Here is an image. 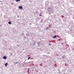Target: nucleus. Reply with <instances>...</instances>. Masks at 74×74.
Returning a JSON list of instances; mask_svg holds the SVG:
<instances>
[{
    "instance_id": "f257e3e1",
    "label": "nucleus",
    "mask_w": 74,
    "mask_h": 74,
    "mask_svg": "<svg viewBox=\"0 0 74 74\" xmlns=\"http://www.w3.org/2000/svg\"><path fill=\"white\" fill-rule=\"evenodd\" d=\"M48 11L49 12H51L52 11H53V10L51 8H49L48 10Z\"/></svg>"
},
{
    "instance_id": "0eeeda50",
    "label": "nucleus",
    "mask_w": 74,
    "mask_h": 74,
    "mask_svg": "<svg viewBox=\"0 0 74 74\" xmlns=\"http://www.w3.org/2000/svg\"><path fill=\"white\" fill-rule=\"evenodd\" d=\"M30 58V57H29L28 58V59H29Z\"/></svg>"
},
{
    "instance_id": "7ed1b4c3",
    "label": "nucleus",
    "mask_w": 74,
    "mask_h": 74,
    "mask_svg": "<svg viewBox=\"0 0 74 74\" xmlns=\"http://www.w3.org/2000/svg\"><path fill=\"white\" fill-rule=\"evenodd\" d=\"M3 59H7V58L6 57L4 56L3 57Z\"/></svg>"
},
{
    "instance_id": "20e7f679",
    "label": "nucleus",
    "mask_w": 74,
    "mask_h": 74,
    "mask_svg": "<svg viewBox=\"0 0 74 74\" xmlns=\"http://www.w3.org/2000/svg\"><path fill=\"white\" fill-rule=\"evenodd\" d=\"M8 24H9L10 25H11V22L10 21H9L8 23Z\"/></svg>"
},
{
    "instance_id": "dca6fc26",
    "label": "nucleus",
    "mask_w": 74,
    "mask_h": 74,
    "mask_svg": "<svg viewBox=\"0 0 74 74\" xmlns=\"http://www.w3.org/2000/svg\"><path fill=\"white\" fill-rule=\"evenodd\" d=\"M28 70H29V69L28 68Z\"/></svg>"
},
{
    "instance_id": "1a4fd4ad",
    "label": "nucleus",
    "mask_w": 74,
    "mask_h": 74,
    "mask_svg": "<svg viewBox=\"0 0 74 74\" xmlns=\"http://www.w3.org/2000/svg\"><path fill=\"white\" fill-rule=\"evenodd\" d=\"M5 66H6V67H7V65H6V64H5Z\"/></svg>"
},
{
    "instance_id": "ddd939ff",
    "label": "nucleus",
    "mask_w": 74,
    "mask_h": 74,
    "mask_svg": "<svg viewBox=\"0 0 74 74\" xmlns=\"http://www.w3.org/2000/svg\"><path fill=\"white\" fill-rule=\"evenodd\" d=\"M47 29H48V28H47Z\"/></svg>"
},
{
    "instance_id": "9b49d317",
    "label": "nucleus",
    "mask_w": 74,
    "mask_h": 74,
    "mask_svg": "<svg viewBox=\"0 0 74 74\" xmlns=\"http://www.w3.org/2000/svg\"><path fill=\"white\" fill-rule=\"evenodd\" d=\"M49 45H51L50 44H49Z\"/></svg>"
},
{
    "instance_id": "f8f14e48",
    "label": "nucleus",
    "mask_w": 74,
    "mask_h": 74,
    "mask_svg": "<svg viewBox=\"0 0 74 74\" xmlns=\"http://www.w3.org/2000/svg\"><path fill=\"white\" fill-rule=\"evenodd\" d=\"M61 44H62V45H63V43H62Z\"/></svg>"
},
{
    "instance_id": "9d476101",
    "label": "nucleus",
    "mask_w": 74,
    "mask_h": 74,
    "mask_svg": "<svg viewBox=\"0 0 74 74\" xmlns=\"http://www.w3.org/2000/svg\"><path fill=\"white\" fill-rule=\"evenodd\" d=\"M39 16H42L41 14H40Z\"/></svg>"
},
{
    "instance_id": "a211bd4d",
    "label": "nucleus",
    "mask_w": 74,
    "mask_h": 74,
    "mask_svg": "<svg viewBox=\"0 0 74 74\" xmlns=\"http://www.w3.org/2000/svg\"><path fill=\"white\" fill-rule=\"evenodd\" d=\"M17 17H19V16H18Z\"/></svg>"
},
{
    "instance_id": "6e6552de",
    "label": "nucleus",
    "mask_w": 74,
    "mask_h": 74,
    "mask_svg": "<svg viewBox=\"0 0 74 74\" xmlns=\"http://www.w3.org/2000/svg\"><path fill=\"white\" fill-rule=\"evenodd\" d=\"M5 65H8V63H6L5 64Z\"/></svg>"
},
{
    "instance_id": "39448f33",
    "label": "nucleus",
    "mask_w": 74,
    "mask_h": 74,
    "mask_svg": "<svg viewBox=\"0 0 74 74\" xmlns=\"http://www.w3.org/2000/svg\"><path fill=\"white\" fill-rule=\"evenodd\" d=\"M53 38H57V36H54L53 37Z\"/></svg>"
},
{
    "instance_id": "f03ea898",
    "label": "nucleus",
    "mask_w": 74,
    "mask_h": 74,
    "mask_svg": "<svg viewBox=\"0 0 74 74\" xmlns=\"http://www.w3.org/2000/svg\"><path fill=\"white\" fill-rule=\"evenodd\" d=\"M22 8H23L21 6H20L19 7V9H22Z\"/></svg>"
},
{
    "instance_id": "4468645a",
    "label": "nucleus",
    "mask_w": 74,
    "mask_h": 74,
    "mask_svg": "<svg viewBox=\"0 0 74 74\" xmlns=\"http://www.w3.org/2000/svg\"><path fill=\"white\" fill-rule=\"evenodd\" d=\"M18 47H19V45H17Z\"/></svg>"
},
{
    "instance_id": "2eb2a0df",
    "label": "nucleus",
    "mask_w": 74,
    "mask_h": 74,
    "mask_svg": "<svg viewBox=\"0 0 74 74\" xmlns=\"http://www.w3.org/2000/svg\"><path fill=\"white\" fill-rule=\"evenodd\" d=\"M30 25H32V23H30Z\"/></svg>"
},
{
    "instance_id": "423d86ee",
    "label": "nucleus",
    "mask_w": 74,
    "mask_h": 74,
    "mask_svg": "<svg viewBox=\"0 0 74 74\" xmlns=\"http://www.w3.org/2000/svg\"><path fill=\"white\" fill-rule=\"evenodd\" d=\"M20 0H16V1H19Z\"/></svg>"
},
{
    "instance_id": "f3484780",
    "label": "nucleus",
    "mask_w": 74,
    "mask_h": 74,
    "mask_svg": "<svg viewBox=\"0 0 74 74\" xmlns=\"http://www.w3.org/2000/svg\"><path fill=\"white\" fill-rule=\"evenodd\" d=\"M32 71H34V70H32Z\"/></svg>"
}]
</instances>
